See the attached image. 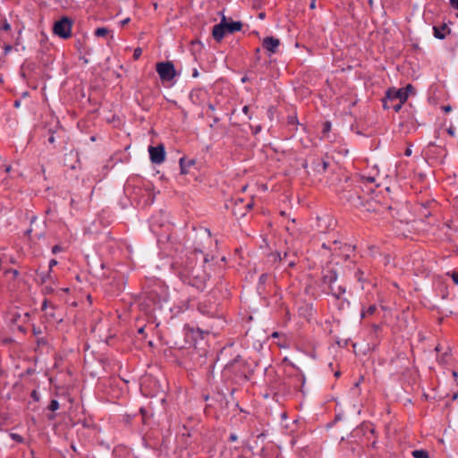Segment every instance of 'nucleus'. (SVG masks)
Wrapping results in <instances>:
<instances>
[{
    "mask_svg": "<svg viewBox=\"0 0 458 458\" xmlns=\"http://www.w3.org/2000/svg\"><path fill=\"white\" fill-rule=\"evenodd\" d=\"M191 54L192 55L194 56V58L197 60L198 59V54L199 53L200 51V44L199 42L198 39L196 40H193L191 42Z\"/></svg>",
    "mask_w": 458,
    "mask_h": 458,
    "instance_id": "ddd939ff",
    "label": "nucleus"
},
{
    "mask_svg": "<svg viewBox=\"0 0 458 458\" xmlns=\"http://www.w3.org/2000/svg\"><path fill=\"white\" fill-rule=\"evenodd\" d=\"M331 129V123L329 122H327L325 124H324V130H323V132L326 133V132H328Z\"/></svg>",
    "mask_w": 458,
    "mask_h": 458,
    "instance_id": "b1692460",
    "label": "nucleus"
},
{
    "mask_svg": "<svg viewBox=\"0 0 458 458\" xmlns=\"http://www.w3.org/2000/svg\"><path fill=\"white\" fill-rule=\"evenodd\" d=\"M277 335H278V334H277L276 332H275L272 335H273L274 337H276V336H277Z\"/></svg>",
    "mask_w": 458,
    "mask_h": 458,
    "instance_id": "864d4df0",
    "label": "nucleus"
},
{
    "mask_svg": "<svg viewBox=\"0 0 458 458\" xmlns=\"http://www.w3.org/2000/svg\"><path fill=\"white\" fill-rule=\"evenodd\" d=\"M260 2H261L260 0H254V4H253L254 7L255 8H259L260 5H261Z\"/></svg>",
    "mask_w": 458,
    "mask_h": 458,
    "instance_id": "cd10ccee",
    "label": "nucleus"
},
{
    "mask_svg": "<svg viewBox=\"0 0 458 458\" xmlns=\"http://www.w3.org/2000/svg\"><path fill=\"white\" fill-rule=\"evenodd\" d=\"M279 45V39L273 37H267L263 40V47L270 53H276Z\"/></svg>",
    "mask_w": 458,
    "mask_h": 458,
    "instance_id": "0eeeda50",
    "label": "nucleus"
},
{
    "mask_svg": "<svg viewBox=\"0 0 458 458\" xmlns=\"http://www.w3.org/2000/svg\"><path fill=\"white\" fill-rule=\"evenodd\" d=\"M225 17H223L221 22L214 26L212 35L216 41H220L225 34Z\"/></svg>",
    "mask_w": 458,
    "mask_h": 458,
    "instance_id": "423d86ee",
    "label": "nucleus"
},
{
    "mask_svg": "<svg viewBox=\"0 0 458 458\" xmlns=\"http://www.w3.org/2000/svg\"><path fill=\"white\" fill-rule=\"evenodd\" d=\"M242 111L245 114H248V112H249V106H245L243 108H242Z\"/></svg>",
    "mask_w": 458,
    "mask_h": 458,
    "instance_id": "f704fd0d",
    "label": "nucleus"
},
{
    "mask_svg": "<svg viewBox=\"0 0 458 458\" xmlns=\"http://www.w3.org/2000/svg\"><path fill=\"white\" fill-rule=\"evenodd\" d=\"M310 8H312V9L315 8V1L314 0L310 4Z\"/></svg>",
    "mask_w": 458,
    "mask_h": 458,
    "instance_id": "c03bdc74",
    "label": "nucleus"
},
{
    "mask_svg": "<svg viewBox=\"0 0 458 458\" xmlns=\"http://www.w3.org/2000/svg\"><path fill=\"white\" fill-rule=\"evenodd\" d=\"M407 100V93L405 92L404 89H389L387 91H386V98L384 99V107L386 109H389L391 106H390V104L391 102H401V103H404L405 101Z\"/></svg>",
    "mask_w": 458,
    "mask_h": 458,
    "instance_id": "7ed1b4c3",
    "label": "nucleus"
},
{
    "mask_svg": "<svg viewBox=\"0 0 458 458\" xmlns=\"http://www.w3.org/2000/svg\"><path fill=\"white\" fill-rule=\"evenodd\" d=\"M10 171H11V165H7V166L5 167V172H6V173H9Z\"/></svg>",
    "mask_w": 458,
    "mask_h": 458,
    "instance_id": "79ce46f5",
    "label": "nucleus"
},
{
    "mask_svg": "<svg viewBox=\"0 0 458 458\" xmlns=\"http://www.w3.org/2000/svg\"><path fill=\"white\" fill-rule=\"evenodd\" d=\"M54 33L63 38L71 36L72 21L67 17H63L54 24Z\"/></svg>",
    "mask_w": 458,
    "mask_h": 458,
    "instance_id": "20e7f679",
    "label": "nucleus"
},
{
    "mask_svg": "<svg viewBox=\"0 0 458 458\" xmlns=\"http://www.w3.org/2000/svg\"><path fill=\"white\" fill-rule=\"evenodd\" d=\"M47 307V301H44L43 304H42V310H45Z\"/></svg>",
    "mask_w": 458,
    "mask_h": 458,
    "instance_id": "c9c22d12",
    "label": "nucleus"
},
{
    "mask_svg": "<svg viewBox=\"0 0 458 458\" xmlns=\"http://www.w3.org/2000/svg\"><path fill=\"white\" fill-rule=\"evenodd\" d=\"M195 163L194 160H188V163L186 164V160L185 158H181L180 159V165H181V168H182V173L185 174L186 171H185V166L186 165H191Z\"/></svg>",
    "mask_w": 458,
    "mask_h": 458,
    "instance_id": "2eb2a0df",
    "label": "nucleus"
},
{
    "mask_svg": "<svg viewBox=\"0 0 458 458\" xmlns=\"http://www.w3.org/2000/svg\"><path fill=\"white\" fill-rule=\"evenodd\" d=\"M265 17V14L263 13H259V18L263 19Z\"/></svg>",
    "mask_w": 458,
    "mask_h": 458,
    "instance_id": "49530a36",
    "label": "nucleus"
},
{
    "mask_svg": "<svg viewBox=\"0 0 458 458\" xmlns=\"http://www.w3.org/2000/svg\"><path fill=\"white\" fill-rule=\"evenodd\" d=\"M405 155L406 156H411V148H407L406 151H405Z\"/></svg>",
    "mask_w": 458,
    "mask_h": 458,
    "instance_id": "e433bc0d",
    "label": "nucleus"
},
{
    "mask_svg": "<svg viewBox=\"0 0 458 458\" xmlns=\"http://www.w3.org/2000/svg\"><path fill=\"white\" fill-rule=\"evenodd\" d=\"M59 408V403L58 401L56 400H52L49 406H48V409L52 411H55L56 410H58Z\"/></svg>",
    "mask_w": 458,
    "mask_h": 458,
    "instance_id": "a211bd4d",
    "label": "nucleus"
},
{
    "mask_svg": "<svg viewBox=\"0 0 458 458\" xmlns=\"http://www.w3.org/2000/svg\"><path fill=\"white\" fill-rule=\"evenodd\" d=\"M193 77H197L198 76V70L195 68L193 69V73H192Z\"/></svg>",
    "mask_w": 458,
    "mask_h": 458,
    "instance_id": "ea45409f",
    "label": "nucleus"
},
{
    "mask_svg": "<svg viewBox=\"0 0 458 458\" xmlns=\"http://www.w3.org/2000/svg\"><path fill=\"white\" fill-rule=\"evenodd\" d=\"M443 110H444L445 113H449V112H451L452 107H451L450 106H443Z\"/></svg>",
    "mask_w": 458,
    "mask_h": 458,
    "instance_id": "7c9ffc66",
    "label": "nucleus"
},
{
    "mask_svg": "<svg viewBox=\"0 0 458 458\" xmlns=\"http://www.w3.org/2000/svg\"><path fill=\"white\" fill-rule=\"evenodd\" d=\"M156 71L162 82L172 81L177 75L174 65L170 61L157 63Z\"/></svg>",
    "mask_w": 458,
    "mask_h": 458,
    "instance_id": "f03ea898",
    "label": "nucleus"
},
{
    "mask_svg": "<svg viewBox=\"0 0 458 458\" xmlns=\"http://www.w3.org/2000/svg\"><path fill=\"white\" fill-rule=\"evenodd\" d=\"M63 250V248L60 246V245H55L53 248H52V252L54 254H56L57 252Z\"/></svg>",
    "mask_w": 458,
    "mask_h": 458,
    "instance_id": "5701e85b",
    "label": "nucleus"
},
{
    "mask_svg": "<svg viewBox=\"0 0 458 458\" xmlns=\"http://www.w3.org/2000/svg\"><path fill=\"white\" fill-rule=\"evenodd\" d=\"M259 131H260V127H257L255 132L257 133Z\"/></svg>",
    "mask_w": 458,
    "mask_h": 458,
    "instance_id": "8fccbe9b",
    "label": "nucleus"
},
{
    "mask_svg": "<svg viewBox=\"0 0 458 458\" xmlns=\"http://www.w3.org/2000/svg\"><path fill=\"white\" fill-rule=\"evenodd\" d=\"M208 107H209V109H210L211 111H213V110H214V106H213V105H211V104H210V105L208 106Z\"/></svg>",
    "mask_w": 458,
    "mask_h": 458,
    "instance_id": "de8ad7c7",
    "label": "nucleus"
},
{
    "mask_svg": "<svg viewBox=\"0 0 458 458\" xmlns=\"http://www.w3.org/2000/svg\"><path fill=\"white\" fill-rule=\"evenodd\" d=\"M453 376H454V377H456L458 376L457 372H456V371H453Z\"/></svg>",
    "mask_w": 458,
    "mask_h": 458,
    "instance_id": "09e8293b",
    "label": "nucleus"
},
{
    "mask_svg": "<svg viewBox=\"0 0 458 458\" xmlns=\"http://www.w3.org/2000/svg\"><path fill=\"white\" fill-rule=\"evenodd\" d=\"M412 456L414 458H428V454L424 450H415L412 452Z\"/></svg>",
    "mask_w": 458,
    "mask_h": 458,
    "instance_id": "4468645a",
    "label": "nucleus"
},
{
    "mask_svg": "<svg viewBox=\"0 0 458 458\" xmlns=\"http://www.w3.org/2000/svg\"><path fill=\"white\" fill-rule=\"evenodd\" d=\"M265 278H266V275H262V276H260V281L265 280Z\"/></svg>",
    "mask_w": 458,
    "mask_h": 458,
    "instance_id": "a18cd8bd",
    "label": "nucleus"
},
{
    "mask_svg": "<svg viewBox=\"0 0 458 458\" xmlns=\"http://www.w3.org/2000/svg\"><path fill=\"white\" fill-rule=\"evenodd\" d=\"M366 180L369 182H375V178L374 177H367Z\"/></svg>",
    "mask_w": 458,
    "mask_h": 458,
    "instance_id": "4c0bfd02",
    "label": "nucleus"
},
{
    "mask_svg": "<svg viewBox=\"0 0 458 458\" xmlns=\"http://www.w3.org/2000/svg\"><path fill=\"white\" fill-rule=\"evenodd\" d=\"M44 292L47 293H50L53 292V289L51 287L46 286Z\"/></svg>",
    "mask_w": 458,
    "mask_h": 458,
    "instance_id": "2f4dec72",
    "label": "nucleus"
},
{
    "mask_svg": "<svg viewBox=\"0 0 458 458\" xmlns=\"http://www.w3.org/2000/svg\"><path fill=\"white\" fill-rule=\"evenodd\" d=\"M329 288H330L333 295L336 298H339L345 292L344 288H343L341 285H337L335 284L334 285L330 286Z\"/></svg>",
    "mask_w": 458,
    "mask_h": 458,
    "instance_id": "f8f14e48",
    "label": "nucleus"
},
{
    "mask_svg": "<svg viewBox=\"0 0 458 458\" xmlns=\"http://www.w3.org/2000/svg\"><path fill=\"white\" fill-rule=\"evenodd\" d=\"M57 264V261L55 259H51L49 262V269L51 270L54 266Z\"/></svg>",
    "mask_w": 458,
    "mask_h": 458,
    "instance_id": "bb28decb",
    "label": "nucleus"
},
{
    "mask_svg": "<svg viewBox=\"0 0 458 458\" xmlns=\"http://www.w3.org/2000/svg\"><path fill=\"white\" fill-rule=\"evenodd\" d=\"M139 332L142 333L143 332V328L139 329Z\"/></svg>",
    "mask_w": 458,
    "mask_h": 458,
    "instance_id": "5fc2aeb1",
    "label": "nucleus"
},
{
    "mask_svg": "<svg viewBox=\"0 0 458 458\" xmlns=\"http://www.w3.org/2000/svg\"><path fill=\"white\" fill-rule=\"evenodd\" d=\"M205 233L208 236V241L205 243V246H202V255L204 256V263L206 266L204 267V271L207 273L208 278L211 277V275L208 273V269H211L214 267V270H216L217 267H220L219 262H225V257H221L219 259V261L217 260V245L218 241L216 239H213L211 237V233L209 229H205Z\"/></svg>",
    "mask_w": 458,
    "mask_h": 458,
    "instance_id": "f257e3e1",
    "label": "nucleus"
},
{
    "mask_svg": "<svg viewBox=\"0 0 458 458\" xmlns=\"http://www.w3.org/2000/svg\"><path fill=\"white\" fill-rule=\"evenodd\" d=\"M12 50V47L10 45H6L4 47V54L7 55Z\"/></svg>",
    "mask_w": 458,
    "mask_h": 458,
    "instance_id": "c85d7f7f",
    "label": "nucleus"
},
{
    "mask_svg": "<svg viewBox=\"0 0 458 458\" xmlns=\"http://www.w3.org/2000/svg\"><path fill=\"white\" fill-rule=\"evenodd\" d=\"M129 21H130V19H129V18H127V19H125V20L122 21V24H123V25H125V24H127V23L129 22Z\"/></svg>",
    "mask_w": 458,
    "mask_h": 458,
    "instance_id": "58836bf2",
    "label": "nucleus"
},
{
    "mask_svg": "<svg viewBox=\"0 0 458 458\" xmlns=\"http://www.w3.org/2000/svg\"><path fill=\"white\" fill-rule=\"evenodd\" d=\"M401 89H404L405 90V92L407 93V98H408L409 94L413 91V87L411 84H409L405 88H402Z\"/></svg>",
    "mask_w": 458,
    "mask_h": 458,
    "instance_id": "4be33fe9",
    "label": "nucleus"
},
{
    "mask_svg": "<svg viewBox=\"0 0 458 458\" xmlns=\"http://www.w3.org/2000/svg\"><path fill=\"white\" fill-rule=\"evenodd\" d=\"M236 439H237V436H236V435L232 434V435L230 436V440H231V441H235Z\"/></svg>",
    "mask_w": 458,
    "mask_h": 458,
    "instance_id": "72a5a7b5",
    "label": "nucleus"
},
{
    "mask_svg": "<svg viewBox=\"0 0 458 458\" xmlns=\"http://www.w3.org/2000/svg\"><path fill=\"white\" fill-rule=\"evenodd\" d=\"M436 352H440L441 351V346L440 344L437 345L436 348H435Z\"/></svg>",
    "mask_w": 458,
    "mask_h": 458,
    "instance_id": "a19ab883",
    "label": "nucleus"
},
{
    "mask_svg": "<svg viewBox=\"0 0 458 458\" xmlns=\"http://www.w3.org/2000/svg\"><path fill=\"white\" fill-rule=\"evenodd\" d=\"M284 259H286L288 256V252H284Z\"/></svg>",
    "mask_w": 458,
    "mask_h": 458,
    "instance_id": "603ef678",
    "label": "nucleus"
},
{
    "mask_svg": "<svg viewBox=\"0 0 458 458\" xmlns=\"http://www.w3.org/2000/svg\"><path fill=\"white\" fill-rule=\"evenodd\" d=\"M294 264H295L294 260H290V262H289L290 267H293Z\"/></svg>",
    "mask_w": 458,
    "mask_h": 458,
    "instance_id": "37998d69",
    "label": "nucleus"
},
{
    "mask_svg": "<svg viewBox=\"0 0 458 458\" xmlns=\"http://www.w3.org/2000/svg\"><path fill=\"white\" fill-rule=\"evenodd\" d=\"M108 30L106 29V28H98L96 30H95V35L97 37H105L108 34Z\"/></svg>",
    "mask_w": 458,
    "mask_h": 458,
    "instance_id": "dca6fc26",
    "label": "nucleus"
},
{
    "mask_svg": "<svg viewBox=\"0 0 458 458\" xmlns=\"http://www.w3.org/2000/svg\"><path fill=\"white\" fill-rule=\"evenodd\" d=\"M328 163L326 161L318 160L314 163V170L318 173H323L327 170Z\"/></svg>",
    "mask_w": 458,
    "mask_h": 458,
    "instance_id": "9b49d317",
    "label": "nucleus"
},
{
    "mask_svg": "<svg viewBox=\"0 0 458 458\" xmlns=\"http://www.w3.org/2000/svg\"><path fill=\"white\" fill-rule=\"evenodd\" d=\"M375 310H376V307H375L374 305H371V306H369V307L368 308V310H367L366 311H364V312L362 313V316H363V317H366V316H368V315H372V314L375 312Z\"/></svg>",
    "mask_w": 458,
    "mask_h": 458,
    "instance_id": "6ab92c4d",
    "label": "nucleus"
},
{
    "mask_svg": "<svg viewBox=\"0 0 458 458\" xmlns=\"http://www.w3.org/2000/svg\"><path fill=\"white\" fill-rule=\"evenodd\" d=\"M434 36L438 39H444L447 33L450 32V30L445 24L441 26H434L433 27Z\"/></svg>",
    "mask_w": 458,
    "mask_h": 458,
    "instance_id": "1a4fd4ad",
    "label": "nucleus"
},
{
    "mask_svg": "<svg viewBox=\"0 0 458 458\" xmlns=\"http://www.w3.org/2000/svg\"><path fill=\"white\" fill-rule=\"evenodd\" d=\"M148 153H149L150 160L152 163L161 164L165 161V148L162 144H159L157 147L149 146Z\"/></svg>",
    "mask_w": 458,
    "mask_h": 458,
    "instance_id": "39448f33",
    "label": "nucleus"
},
{
    "mask_svg": "<svg viewBox=\"0 0 458 458\" xmlns=\"http://www.w3.org/2000/svg\"><path fill=\"white\" fill-rule=\"evenodd\" d=\"M141 54H142V50H141V48L137 47L136 49H134L133 58H134L135 60L139 59V58H140V56L141 55Z\"/></svg>",
    "mask_w": 458,
    "mask_h": 458,
    "instance_id": "412c9836",
    "label": "nucleus"
},
{
    "mask_svg": "<svg viewBox=\"0 0 458 458\" xmlns=\"http://www.w3.org/2000/svg\"><path fill=\"white\" fill-rule=\"evenodd\" d=\"M390 104V108H393L395 112H398L400 111V109L402 108V106L403 103H401L400 101L398 102H391L389 103Z\"/></svg>",
    "mask_w": 458,
    "mask_h": 458,
    "instance_id": "f3484780",
    "label": "nucleus"
},
{
    "mask_svg": "<svg viewBox=\"0 0 458 458\" xmlns=\"http://www.w3.org/2000/svg\"><path fill=\"white\" fill-rule=\"evenodd\" d=\"M451 276H452V278H453L454 282L456 284H458V273H457V272H453V273L451 274Z\"/></svg>",
    "mask_w": 458,
    "mask_h": 458,
    "instance_id": "393cba45",
    "label": "nucleus"
},
{
    "mask_svg": "<svg viewBox=\"0 0 458 458\" xmlns=\"http://www.w3.org/2000/svg\"><path fill=\"white\" fill-rule=\"evenodd\" d=\"M49 141H50V142H53V141H54V137H50V138H49Z\"/></svg>",
    "mask_w": 458,
    "mask_h": 458,
    "instance_id": "3c124183",
    "label": "nucleus"
},
{
    "mask_svg": "<svg viewBox=\"0 0 458 458\" xmlns=\"http://www.w3.org/2000/svg\"><path fill=\"white\" fill-rule=\"evenodd\" d=\"M38 276H39L40 282L42 284H44L50 277V274H49V272H47V274L42 273V274L38 275Z\"/></svg>",
    "mask_w": 458,
    "mask_h": 458,
    "instance_id": "aec40b11",
    "label": "nucleus"
},
{
    "mask_svg": "<svg viewBox=\"0 0 458 458\" xmlns=\"http://www.w3.org/2000/svg\"><path fill=\"white\" fill-rule=\"evenodd\" d=\"M7 273L12 274L13 277H16L19 275V272L17 270H10L7 271Z\"/></svg>",
    "mask_w": 458,
    "mask_h": 458,
    "instance_id": "c756f323",
    "label": "nucleus"
},
{
    "mask_svg": "<svg viewBox=\"0 0 458 458\" xmlns=\"http://www.w3.org/2000/svg\"><path fill=\"white\" fill-rule=\"evenodd\" d=\"M11 436H12L13 439H14L18 442H21V440H22L21 437L17 434H12Z\"/></svg>",
    "mask_w": 458,
    "mask_h": 458,
    "instance_id": "a878e982",
    "label": "nucleus"
},
{
    "mask_svg": "<svg viewBox=\"0 0 458 458\" xmlns=\"http://www.w3.org/2000/svg\"><path fill=\"white\" fill-rule=\"evenodd\" d=\"M242 27V24L240 21H232V22L225 21V29H226V31L229 33H233L235 31L241 30Z\"/></svg>",
    "mask_w": 458,
    "mask_h": 458,
    "instance_id": "9d476101",
    "label": "nucleus"
},
{
    "mask_svg": "<svg viewBox=\"0 0 458 458\" xmlns=\"http://www.w3.org/2000/svg\"><path fill=\"white\" fill-rule=\"evenodd\" d=\"M3 29L4 30H9L11 29V26H10L9 23L6 22V23L4 24Z\"/></svg>",
    "mask_w": 458,
    "mask_h": 458,
    "instance_id": "473e14b6",
    "label": "nucleus"
},
{
    "mask_svg": "<svg viewBox=\"0 0 458 458\" xmlns=\"http://www.w3.org/2000/svg\"><path fill=\"white\" fill-rule=\"evenodd\" d=\"M336 280H337V275L333 270H327L323 275V283L325 284L328 285V287L334 285L335 283H336Z\"/></svg>",
    "mask_w": 458,
    "mask_h": 458,
    "instance_id": "6e6552de",
    "label": "nucleus"
}]
</instances>
